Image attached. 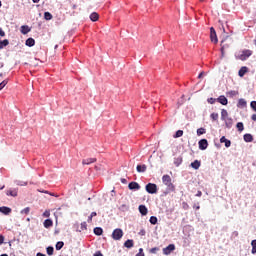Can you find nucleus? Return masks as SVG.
<instances>
[{"label":"nucleus","instance_id":"2","mask_svg":"<svg viewBox=\"0 0 256 256\" xmlns=\"http://www.w3.org/2000/svg\"><path fill=\"white\" fill-rule=\"evenodd\" d=\"M112 239H114V241H121V239H123V230L121 228H116L112 232Z\"/></svg>","mask_w":256,"mask_h":256},{"label":"nucleus","instance_id":"52","mask_svg":"<svg viewBox=\"0 0 256 256\" xmlns=\"http://www.w3.org/2000/svg\"><path fill=\"white\" fill-rule=\"evenodd\" d=\"M121 183H123L124 185L127 184V179L122 178V179H121Z\"/></svg>","mask_w":256,"mask_h":256},{"label":"nucleus","instance_id":"53","mask_svg":"<svg viewBox=\"0 0 256 256\" xmlns=\"http://www.w3.org/2000/svg\"><path fill=\"white\" fill-rule=\"evenodd\" d=\"M90 216L93 218V217H97V212H92L91 214H90Z\"/></svg>","mask_w":256,"mask_h":256},{"label":"nucleus","instance_id":"7","mask_svg":"<svg viewBox=\"0 0 256 256\" xmlns=\"http://www.w3.org/2000/svg\"><path fill=\"white\" fill-rule=\"evenodd\" d=\"M198 145H199V149L201 151H205V149H207V147H209V142H207V139H201L198 142Z\"/></svg>","mask_w":256,"mask_h":256},{"label":"nucleus","instance_id":"48","mask_svg":"<svg viewBox=\"0 0 256 256\" xmlns=\"http://www.w3.org/2000/svg\"><path fill=\"white\" fill-rule=\"evenodd\" d=\"M0 37H5V31H3V28H0Z\"/></svg>","mask_w":256,"mask_h":256},{"label":"nucleus","instance_id":"8","mask_svg":"<svg viewBox=\"0 0 256 256\" xmlns=\"http://www.w3.org/2000/svg\"><path fill=\"white\" fill-rule=\"evenodd\" d=\"M128 188L130 191H139V189H141V185H139L137 182H130L128 184Z\"/></svg>","mask_w":256,"mask_h":256},{"label":"nucleus","instance_id":"40","mask_svg":"<svg viewBox=\"0 0 256 256\" xmlns=\"http://www.w3.org/2000/svg\"><path fill=\"white\" fill-rule=\"evenodd\" d=\"M197 135L198 136L205 135V129H198L197 130Z\"/></svg>","mask_w":256,"mask_h":256},{"label":"nucleus","instance_id":"39","mask_svg":"<svg viewBox=\"0 0 256 256\" xmlns=\"http://www.w3.org/2000/svg\"><path fill=\"white\" fill-rule=\"evenodd\" d=\"M211 119H213V121H217V119H219V114H217V113H212V114H211Z\"/></svg>","mask_w":256,"mask_h":256},{"label":"nucleus","instance_id":"38","mask_svg":"<svg viewBox=\"0 0 256 256\" xmlns=\"http://www.w3.org/2000/svg\"><path fill=\"white\" fill-rule=\"evenodd\" d=\"M7 83H8L7 80H4V81H2V82L0 83V91H1L2 89H5V86L7 85Z\"/></svg>","mask_w":256,"mask_h":256},{"label":"nucleus","instance_id":"15","mask_svg":"<svg viewBox=\"0 0 256 256\" xmlns=\"http://www.w3.org/2000/svg\"><path fill=\"white\" fill-rule=\"evenodd\" d=\"M97 159L95 158H87L82 161L83 165H91V163H95Z\"/></svg>","mask_w":256,"mask_h":256},{"label":"nucleus","instance_id":"24","mask_svg":"<svg viewBox=\"0 0 256 256\" xmlns=\"http://www.w3.org/2000/svg\"><path fill=\"white\" fill-rule=\"evenodd\" d=\"M26 45H27V47H33V46L35 45V39H33V38H28V39L26 40Z\"/></svg>","mask_w":256,"mask_h":256},{"label":"nucleus","instance_id":"55","mask_svg":"<svg viewBox=\"0 0 256 256\" xmlns=\"http://www.w3.org/2000/svg\"><path fill=\"white\" fill-rule=\"evenodd\" d=\"M251 245L252 247H256V240H252Z\"/></svg>","mask_w":256,"mask_h":256},{"label":"nucleus","instance_id":"60","mask_svg":"<svg viewBox=\"0 0 256 256\" xmlns=\"http://www.w3.org/2000/svg\"><path fill=\"white\" fill-rule=\"evenodd\" d=\"M36 256H46V255L43 254V253L38 252V253L36 254Z\"/></svg>","mask_w":256,"mask_h":256},{"label":"nucleus","instance_id":"28","mask_svg":"<svg viewBox=\"0 0 256 256\" xmlns=\"http://www.w3.org/2000/svg\"><path fill=\"white\" fill-rule=\"evenodd\" d=\"M94 234H96L98 236L103 235V228H101V227L94 228Z\"/></svg>","mask_w":256,"mask_h":256},{"label":"nucleus","instance_id":"18","mask_svg":"<svg viewBox=\"0 0 256 256\" xmlns=\"http://www.w3.org/2000/svg\"><path fill=\"white\" fill-rule=\"evenodd\" d=\"M190 166L192 167V169H199V167H201V162L199 160H195L194 162H192L190 164Z\"/></svg>","mask_w":256,"mask_h":256},{"label":"nucleus","instance_id":"14","mask_svg":"<svg viewBox=\"0 0 256 256\" xmlns=\"http://www.w3.org/2000/svg\"><path fill=\"white\" fill-rule=\"evenodd\" d=\"M237 107H240L241 109H245L247 107V101L245 99H239Z\"/></svg>","mask_w":256,"mask_h":256},{"label":"nucleus","instance_id":"9","mask_svg":"<svg viewBox=\"0 0 256 256\" xmlns=\"http://www.w3.org/2000/svg\"><path fill=\"white\" fill-rule=\"evenodd\" d=\"M136 171H137V173H145V171H147V165H145V164L137 165Z\"/></svg>","mask_w":256,"mask_h":256},{"label":"nucleus","instance_id":"29","mask_svg":"<svg viewBox=\"0 0 256 256\" xmlns=\"http://www.w3.org/2000/svg\"><path fill=\"white\" fill-rule=\"evenodd\" d=\"M29 31H31V29H29V26H22L21 27V33L23 35H27V33H29Z\"/></svg>","mask_w":256,"mask_h":256},{"label":"nucleus","instance_id":"26","mask_svg":"<svg viewBox=\"0 0 256 256\" xmlns=\"http://www.w3.org/2000/svg\"><path fill=\"white\" fill-rule=\"evenodd\" d=\"M228 115L229 114H228L227 110L223 109L221 111V119H223V121H225V119H229Z\"/></svg>","mask_w":256,"mask_h":256},{"label":"nucleus","instance_id":"57","mask_svg":"<svg viewBox=\"0 0 256 256\" xmlns=\"http://www.w3.org/2000/svg\"><path fill=\"white\" fill-rule=\"evenodd\" d=\"M256 253V247H252V254L255 255Z\"/></svg>","mask_w":256,"mask_h":256},{"label":"nucleus","instance_id":"36","mask_svg":"<svg viewBox=\"0 0 256 256\" xmlns=\"http://www.w3.org/2000/svg\"><path fill=\"white\" fill-rule=\"evenodd\" d=\"M149 222L151 225H157V217L151 216Z\"/></svg>","mask_w":256,"mask_h":256},{"label":"nucleus","instance_id":"25","mask_svg":"<svg viewBox=\"0 0 256 256\" xmlns=\"http://www.w3.org/2000/svg\"><path fill=\"white\" fill-rule=\"evenodd\" d=\"M183 163V158L182 157H178L174 159V165L176 167H179V165H181Z\"/></svg>","mask_w":256,"mask_h":256},{"label":"nucleus","instance_id":"19","mask_svg":"<svg viewBox=\"0 0 256 256\" xmlns=\"http://www.w3.org/2000/svg\"><path fill=\"white\" fill-rule=\"evenodd\" d=\"M247 71H248V68L245 67V66H243V67L239 70V72H238L239 77H245V73H247Z\"/></svg>","mask_w":256,"mask_h":256},{"label":"nucleus","instance_id":"51","mask_svg":"<svg viewBox=\"0 0 256 256\" xmlns=\"http://www.w3.org/2000/svg\"><path fill=\"white\" fill-rule=\"evenodd\" d=\"M93 256H103V254L101 253V251H97Z\"/></svg>","mask_w":256,"mask_h":256},{"label":"nucleus","instance_id":"10","mask_svg":"<svg viewBox=\"0 0 256 256\" xmlns=\"http://www.w3.org/2000/svg\"><path fill=\"white\" fill-rule=\"evenodd\" d=\"M139 213H141V215L145 216L147 215V213H149V210L147 209V206L145 205H140L139 206Z\"/></svg>","mask_w":256,"mask_h":256},{"label":"nucleus","instance_id":"64","mask_svg":"<svg viewBox=\"0 0 256 256\" xmlns=\"http://www.w3.org/2000/svg\"><path fill=\"white\" fill-rule=\"evenodd\" d=\"M0 256H9V255H7V254H2V255H0Z\"/></svg>","mask_w":256,"mask_h":256},{"label":"nucleus","instance_id":"27","mask_svg":"<svg viewBox=\"0 0 256 256\" xmlns=\"http://www.w3.org/2000/svg\"><path fill=\"white\" fill-rule=\"evenodd\" d=\"M65 243L63 241H59L56 243V251H61L63 249Z\"/></svg>","mask_w":256,"mask_h":256},{"label":"nucleus","instance_id":"44","mask_svg":"<svg viewBox=\"0 0 256 256\" xmlns=\"http://www.w3.org/2000/svg\"><path fill=\"white\" fill-rule=\"evenodd\" d=\"M158 250H159L158 247L151 248V249H150V253L155 254V253H157Z\"/></svg>","mask_w":256,"mask_h":256},{"label":"nucleus","instance_id":"35","mask_svg":"<svg viewBox=\"0 0 256 256\" xmlns=\"http://www.w3.org/2000/svg\"><path fill=\"white\" fill-rule=\"evenodd\" d=\"M47 251V255H53V252L55 251V249L53 248V246H49L46 248Z\"/></svg>","mask_w":256,"mask_h":256},{"label":"nucleus","instance_id":"45","mask_svg":"<svg viewBox=\"0 0 256 256\" xmlns=\"http://www.w3.org/2000/svg\"><path fill=\"white\" fill-rule=\"evenodd\" d=\"M215 101H217V99H215V98H208V103H210V105H213V103H215Z\"/></svg>","mask_w":256,"mask_h":256},{"label":"nucleus","instance_id":"3","mask_svg":"<svg viewBox=\"0 0 256 256\" xmlns=\"http://www.w3.org/2000/svg\"><path fill=\"white\" fill-rule=\"evenodd\" d=\"M145 190H146L147 193H149L150 195H155V193H157V184L148 183V184L145 186Z\"/></svg>","mask_w":256,"mask_h":256},{"label":"nucleus","instance_id":"50","mask_svg":"<svg viewBox=\"0 0 256 256\" xmlns=\"http://www.w3.org/2000/svg\"><path fill=\"white\" fill-rule=\"evenodd\" d=\"M229 95H231L232 97H235V95H237V91H230Z\"/></svg>","mask_w":256,"mask_h":256},{"label":"nucleus","instance_id":"37","mask_svg":"<svg viewBox=\"0 0 256 256\" xmlns=\"http://www.w3.org/2000/svg\"><path fill=\"white\" fill-rule=\"evenodd\" d=\"M80 231H87V222L81 223V230Z\"/></svg>","mask_w":256,"mask_h":256},{"label":"nucleus","instance_id":"5","mask_svg":"<svg viewBox=\"0 0 256 256\" xmlns=\"http://www.w3.org/2000/svg\"><path fill=\"white\" fill-rule=\"evenodd\" d=\"M175 251V244H170L167 247L163 248V255H171Z\"/></svg>","mask_w":256,"mask_h":256},{"label":"nucleus","instance_id":"6","mask_svg":"<svg viewBox=\"0 0 256 256\" xmlns=\"http://www.w3.org/2000/svg\"><path fill=\"white\" fill-rule=\"evenodd\" d=\"M210 39L212 43H218L219 40L217 39V32H215V28H210Z\"/></svg>","mask_w":256,"mask_h":256},{"label":"nucleus","instance_id":"13","mask_svg":"<svg viewBox=\"0 0 256 256\" xmlns=\"http://www.w3.org/2000/svg\"><path fill=\"white\" fill-rule=\"evenodd\" d=\"M220 143H225V147L227 148L231 147V140H228L225 136L220 138Z\"/></svg>","mask_w":256,"mask_h":256},{"label":"nucleus","instance_id":"22","mask_svg":"<svg viewBox=\"0 0 256 256\" xmlns=\"http://www.w3.org/2000/svg\"><path fill=\"white\" fill-rule=\"evenodd\" d=\"M244 141H245L246 143H251V142L253 141V135H251V134H245V135H244Z\"/></svg>","mask_w":256,"mask_h":256},{"label":"nucleus","instance_id":"32","mask_svg":"<svg viewBox=\"0 0 256 256\" xmlns=\"http://www.w3.org/2000/svg\"><path fill=\"white\" fill-rule=\"evenodd\" d=\"M44 18L46 19V21H51L53 19V15L49 12H45Z\"/></svg>","mask_w":256,"mask_h":256},{"label":"nucleus","instance_id":"62","mask_svg":"<svg viewBox=\"0 0 256 256\" xmlns=\"http://www.w3.org/2000/svg\"><path fill=\"white\" fill-rule=\"evenodd\" d=\"M140 235H145V231L142 230V231L140 232Z\"/></svg>","mask_w":256,"mask_h":256},{"label":"nucleus","instance_id":"30","mask_svg":"<svg viewBox=\"0 0 256 256\" xmlns=\"http://www.w3.org/2000/svg\"><path fill=\"white\" fill-rule=\"evenodd\" d=\"M174 139H179V137H183V130H178L174 135Z\"/></svg>","mask_w":256,"mask_h":256},{"label":"nucleus","instance_id":"63","mask_svg":"<svg viewBox=\"0 0 256 256\" xmlns=\"http://www.w3.org/2000/svg\"><path fill=\"white\" fill-rule=\"evenodd\" d=\"M33 3H39V0H32Z\"/></svg>","mask_w":256,"mask_h":256},{"label":"nucleus","instance_id":"61","mask_svg":"<svg viewBox=\"0 0 256 256\" xmlns=\"http://www.w3.org/2000/svg\"><path fill=\"white\" fill-rule=\"evenodd\" d=\"M252 121H256V114L252 115Z\"/></svg>","mask_w":256,"mask_h":256},{"label":"nucleus","instance_id":"16","mask_svg":"<svg viewBox=\"0 0 256 256\" xmlns=\"http://www.w3.org/2000/svg\"><path fill=\"white\" fill-rule=\"evenodd\" d=\"M45 229H49V227H53V220L51 219H46L43 223Z\"/></svg>","mask_w":256,"mask_h":256},{"label":"nucleus","instance_id":"11","mask_svg":"<svg viewBox=\"0 0 256 256\" xmlns=\"http://www.w3.org/2000/svg\"><path fill=\"white\" fill-rule=\"evenodd\" d=\"M0 213H3V215H9L11 213V208L2 206L0 207Z\"/></svg>","mask_w":256,"mask_h":256},{"label":"nucleus","instance_id":"54","mask_svg":"<svg viewBox=\"0 0 256 256\" xmlns=\"http://www.w3.org/2000/svg\"><path fill=\"white\" fill-rule=\"evenodd\" d=\"M205 75V72H201L198 76V79H201Z\"/></svg>","mask_w":256,"mask_h":256},{"label":"nucleus","instance_id":"56","mask_svg":"<svg viewBox=\"0 0 256 256\" xmlns=\"http://www.w3.org/2000/svg\"><path fill=\"white\" fill-rule=\"evenodd\" d=\"M201 195H203V193L201 191H198L196 197H201Z\"/></svg>","mask_w":256,"mask_h":256},{"label":"nucleus","instance_id":"23","mask_svg":"<svg viewBox=\"0 0 256 256\" xmlns=\"http://www.w3.org/2000/svg\"><path fill=\"white\" fill-rule=\"evenodd\" d=\"M218 102L221 103V105H227L228 101H227V98L225 96H220L218 99H217Z\"/></svg>","mask_w":256,"mask_h":256},{"label":"nucleus","instance_id":"4","mask_svg":"<svg viewBox=\"0 0 256 256\" xmlns=\"http://www.w3.org/2000/svg\"><path fill=\"white\" fill-rule=\"evenodd\" d=\"M162 182L164 183V185H167V187H169L170 189H175V186H173V183H171V176L164 175L162 177Z\"/></svg>","mask_w":256,"mask_h":256},{"label":"nucleus","instance_id":"33","mask_svg":"<svg viewBox=\"0 0 256 256\" xmlns=\"http://www.w3.org/2000/svg\"><path fill=\"white\" fill-rule=\"evenodd\" d=\"M31 211V208L26 207L23 210H21V215H29V212Z\"/></svg>","mask_w":256,"mask_h":256},{"label":"nucleus","instance_id":"47","mask_svg":"<svg viewBox=\"0 0 256 256\" xmlns=\"http://www.w3.org/2000/svg\"><path fill=\"white\" fill-rule=\"evenodd\" d=\"M236 127H237V129H243V123L242 122H238L236 124Z\"/></svg>","mask_w":256,"mask_h":256},{"label":"nucleus","instance_id":"49","mask_svg":"<svg viewBox=\"0 0 256 256\" xmlns=\"http://www.w3.org/2000/svg\"><path fill=\"white\" fill-rule=\"evenodd\" d=\"M4 241H5V237H3V235H0V245H3Z\"/></svg>","mask_w":256,"mask_h":256},{"label":"nucleus","instance_id":"46","mask_svg":"<svg viewBox=\"0 0 256 256\" xmlns=\"http://www.w3.org/2000/svg\"><path fill=\"white\" fill-rule=\"evenodd\" d=\"M16 185H20L21 187H23L27 185V182L16 181Z\"/></svg>","mask_w":256,"mask_h":256},{"label":"nucleus","instance_id":"41","mask_svg":"<svg viewBox=\"0 0 256 256\" xmlns=\"http://www.w3.org/2000/svg\"><path fill=\"white\" fill-rule=\"evenodd\" d=\"M250 106H251V109H253V111L256 112V101H252V102L250 103Z\"/></svg>","mask_w":256,"mask_h":256},{"label":"nucleus","instance_id":"43","mask_svg":"<svg viewBox=\"0 0 256 256\" xmlns=\"http://www.w3.org/2000/svg\"><path fill=\"white\" fill-rule=\"evenodd\" d=\"M136 256H145V253H143V248L139 249V253H137Z\"/></svg>","mask_w":256,"mask_h":256},{"label":"nucleus","instance_id":"1","mask_svg":"<svg viewBox=\"0 0 256 256\" xmlns=\"http://www.w3.org/2000/svg\"><path fill=\"white\" fill-rule=\"evenodd\" d=\"M252 55H253V51L243 50L237 55V59H240V61H247V59H249Z\"/></svg>","mask_w":256,"mask_h":256},{"label":"nucleus","instance_id":"17","mask_svg":"<svg viewBox=\"0 0 256 256\" xmlns=\"http://www.w3.org/2000/svg\"><path fill=\"white\" fill-rule=\"evenodd\" d=\"M133 245H134V242L131 239L126 240L124 243V247H126V249H131Z\"/></svg>","mask_w":256,"mask_h":256},{"label":"nucleus","instance_id":"21","mask_svg":"<svg viewBox=\"0 0 256 256\" xmlns=\"http://www.w3.org/2000/svg\"><path fill=\"white\" fill-rule=\"evenodd\" d=\"M90 19L93 22L98 21L99 20V14L97 12H93L92 14H90Z\"/></svg>","mask_w":256,"mask_h":256},{"label":"nucleus","instance_id":"34","mask_svg":"<svg viewBox=\"0 0 256 256\" xmlns=\"http://www.w3.org/2000/svg\"><path fill=\"white\" fill-rule=\"evenodd\" d=\"M119 210H120V211H123V212L129 211V206L126 205V204H122V205L119 207Z\"/></svg>","mask_w":256,"mask_h":256},{"label":"nucleus","instance_id":"58","mask_svg":"<svg viewBox=\"0 0 256 256\" xmlns=\"http://www.w3.org/2000/svg\"><path fill=\"white\" fill-rule=\"evenodd\" d=\"M91 221H93V218L90 216V217H88L87 222L91 223Z\"/></svg>","mask_w":256,"mask_h":256},{"label":"nucleus","instance_id":"59","mask_svg":"<svg viewBox=\"0 0 256 256\" xmlns=\"http://www.w3.org/2000/svg\"><path fill=\"white\" fill-rule=\"evenodd\" d=\"M233 235H234V237H237V235H239V232L238 231H234Z\"/></svg>","mask_w":256,"mask_h":256},{"label":"nucleus","instance_id":"42","mask_svg":"<svg viewBox=\"0 0 256 256\" xmlns=\"http://www.w3.org/2000/svg\"><path fill=\"white\" fill-rule=\"evenodd\" d=\"M51 216V212L49 210H46L44 213H43V217H50Z\"/></svg>","mask_w":256,"mask_h":256},{"label":"nucleus","instance_id":"20","mask_svg":"<svg viewBox=\"0 0 256 256\" xmlns=\"http://www.w3.org/2000/svg\"><path fill=\"white\" fill-rule=\"evenodd\" d=\"M6 195H8L10 197H17V189L8 190L6 192Z\"/></svg>","mask_w":256,"mask_h":256},{"label":"nucleus","instance_id":"31","mask_svg":"<svg viewBox=\"0 0 256 256\" xmlns=\"http://www.w3.org/2000/svg\"><path fill=\"white\" fill-rule=\"evenodd\" d=\"M9 45V40L5 39L3 41L0 40V49H3V47H7Z\"/></svg>","mask_w":256,"mask_h":256},{"label":"nucleus","instance_id":"12","mask_svg":"<svg viewBox=\"0 0 256 256\" xmlns=\"http://www.w3.org/2000/svg\"><path fill=\"white\" fill-rule=\"evenodd\" d=\"M224 121H225L226 127L228 129H231V127H233V125H235V121H233V119H231V118H226Z\"/></svg>","mask_w":256,"mask_h":256}]
</instances>
